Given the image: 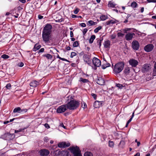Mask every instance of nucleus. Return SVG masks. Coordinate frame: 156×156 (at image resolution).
I'll return each instance as SVG.
<instances>
[{
    "label": "nucleus",
    "mask_w": 156,
    "mask_h": 156,
    "mask_svg": "<svg viewBox=\"0 0 156 156\" xmlns=\"http://www.w3.org/2000/svg\"><path fill=\"white\" fill-rule=\"evenodd\" d=\"M129 64L132 67H135L138 64L137 61L134 59H130L129 61Z\"/></svg>",
    "instance_id": "4468645a"
},
{
    "label": "nucleus",
    "mask_w": 156,
    "mask_h": 156,
    "mask_svg": "<svg viewBox=\"0 0 156 156\" xmlns=\"http://www.w3.org/2000/svg\"><path fill=\"white\" fill-rule=\"evenodd\" d=\"M50 34L42 33V38L43 41L46 43L48 44L50 43Z\"/></svg>",
    "instance_id": "1a4fd4ad"
},
{
    "label": "nucleus",
    "mask_w": 156,
    "mask_h": 156,
    "mask_svg": "<svg viewBox=\"0 0 156 156\" xmlns=\"http://www.w3.org/2000/svg\"><path fill=\"white\" fill-rule=\"evenodd\" d=\"M131 6L133 8H135L137 7V3L135 2H133L131 4Z\"/></svg>",
    "instance_id": "c756f323"
},
{
    "label": "nucleus",
    "mask_w": 156,
    "mask_h": 156,
    "mask_svg": "<svg viewBox=\"0 0 156 156\" xmlns=\"http://www.w3.org/2000/svg\"><path fill=\"white\" fill-rule=\"evenodd\" d=\"M118 37H122L123 35H124V34H122L120 32H119L117 34Z\"/></svg>",
    "instance_id": "de8ad7c7"
},
{
    "label": "nucleus",
    "mask_w": 156,
    "mask_h": 156,
    "mask_svg": "<svg viewBox=\"0 0 156 156\" xmlns=\"http://www.w3.org/2000/svg\"><path fill=\"white\" fill-rule=\"evenodd\" d=\"M27 109L25 108V109H21V108L20 113L23 114V113H25L26 112H27Z\"/></svg>",
    "instance_id": "ea45409f"
},
{
    "label": "nucleus",
    "mask_w": 156,
    "mask_h": 156,
    "mask_svg": "<svg viewBox=\"0 0 156 156\" xmlns=\"http://www.w3.org/2000/svg\"><path fill=\"white\" fill-rule=\"evenodd\" d=\"M116 86L117 87H119L120 89H122L123 87L122 85L119 83L116 84Z\"/></svg>",
    "instance_id": "49530a36"
},
{
    "label": "nucleus",
    "mask_w": 156,
    "mask_h": 156,
    "mask_svg": "<svg viewBox=\"0 0 156 156\" xmlns=\"http://www.w3.org/2000/svg\"><path fill=\"white\" fill-rule=\"evenodd\" d=\"M92 61L93 64L95 66L94 69H96L97 67H99L101 65V61L96 57H94L92 59Z\"/></svg>",
    "instance_id": "423d86ee"
},
{
    "label": "nucleus",
    "mask_w": 156,
    "mask_h": 156,
    "mask_svg": "<svg viewBox=\"0 0 156 156\" xmlns=\"http://www.w3.org/2000/svg\"><path fill=\"white\" fill-rule=\"evenodd\" d=\"M116 5V4H115L114 2H112L111 1L109 2L108 4V7H111L112 8L114 7Z\"/></svg>",
    "instance_id": "393cba45"
},
{
    "label": "nucleus",
    "mask_w": 156,
    "mask_h": 156,
    "mask_svg": "<svg viewBox=\"0 0 156 156\" xmlns=\"http://www.w3.org/2000/svg\"><path fill=\"white\" fill-rule=\"evenodd\" d=\"M79 81H80L82 82L83 83H87L88 81V80L85 79H83L82 77L80 78Z\"/></svg>",
    "instance_id": "72a5a7b5"
},
{
    "label": "nucleus",
    "mask_w": 156,
    "mask_h": 156,
    "mask_svg": "<svg viewBox=\"0 0 156 156\" xmlns=\"http://www.w3.org/2000/svg\"><path fill=\"white\" fill-rule=\"evenodd\" d=\"M132 48L135 50H138L140 48V44L136 41H133L132 43Z\"/></svg>",
    "instance_id": "9b49d317"
},
{
    "label": "nucleus",
    "mask_w": 156,
    "mask_h": 156,
    "mask_svg": "<svg viewBox=\"0 0 156 156\" xmlns=\"http://www.w3.org/2000/svg\"><path fill=\"white\" fill-rule=\"evenodd\" d=\"M124 72L125 74L127 75L130 72V68L129 67H126L125 68Z\"/></svg>",
    "instance_id": "b1692460"
},
{
    "label": "nucleus",
    "mask_w": 156,
    "mask_h": 156,
    "mask_svg": "<svg viewBox=\"0 0 156 156\" xmlns=\"http://www.w3.org/2000/svg\"><path fill=\"white\" fill-rule=\"evenodd\" d=\"M49 140L48 139V138L47 137H45L44 138V142H47Z\"/></svg>",
    "instance_id": "13d9d810"
},
{
    "label": "nucleus",
    "mask_w": 156,
    "mask_h": 156,
    "mask_svg": "<svg viewBox=\"0 0 156 156\" xmlns=\"http://www.w3.org/2000/svg\"><path fill=\"white\" fill-rule=\"evenodd\" d=\"M110 64L109 63L107 62L106 64L103 65L101 66V68L103 69H105L107 67L110 66Z\"/></svg>",
    "instance_id": "a878e982"
},
{
    "label": "nucleus",
    "mask_w": 156,
    "mask_h": 156,
    "mask_svg": "<svg viewBox=\"0 0 156 156\" xmlns=\"http://www.w3.org/2000/svg\"><path fill=\"white\" fill-rule=\"evenodd\" d=\"M147 1L149 3H156V0H147Z\"/></svg>",
    "instance_id": "3c124183"
},
{
    "label": "nucleus",
    "mask_w": 156,
    "mask_h": 156,
    "mask_svg": "<svg viewBox=\"0 0 156 156\" xmlns=\"http://www.w3.org/2000/svg\"><path fill=\"white\" fill-rule=\"evenodd\" d=\"M11 135L9 133H5L4 134V136H6V137L7 136L9 137V136H10Z\"/></svg>",
    "instance_id": "052dcab7"
},
{
    "label": "nucleus",
    "mask_w": 156,
    "mask_h": 156,
    "mask_svg": "<svg viewBox=\"0 0 156 156\" xmlns=\"http://www.w3.org/2000/svg\"><path fill=\"white\" fill-rule=\"evenodd\" d=\"M52 26L50 24H47L43 29V33L50 34Z\"/></svg>",
    "instance_id": "0eeeda50"
},
{
    "label": "nucleus",
    "mask_w": 156,
    "mask_h": 156,
    "mask_svg": "<svg viewBox=\"0 0 156 156\" xmlns=\"http://www.w3.org/2000/svg\"><path fill=\"white\" fill-rule=\"evenodd\" d=\"M5 87L7 89H10L11 87V84L9 83H8Z\"/></svg>",
    "instance_id": "c03bdc74"
},
{
    "label": "nucleus",
    "mask_w": 156,
    "mask_h": 156,
    "mask_svg": "<svg viewBox=\"0 0 156 156\" xmlns=\"http://www.w3.org/2000/svg\"><path fill=\"white\" fill-rule=\"evenodd\" d=\"M76 55V52H72L71 53L70 57L71 58H72L74 56Z\"/></svg>",
    "instance_id": "79ce46f5"
},
{
    "label": "nucleus",
    "mask_w": 156,
    "mask_h": 156,
    "mask_svg": "<svg viewBox=\"0 0 156 156\" xmlns=\"http://www.w3.org/2000/svg\"><path fill=\"white\" fill-rule=\"evenodd\" d=\"M70 36L71 37L73 36V34L72 31H70Z\"/></svg>",
    "instance_id": "680f3d73"
},
{
    "label": "nucleus",
    "mask_w": 156,
    "mask_h": 156,
    "mask_svg": "<svg viewBox=\"0 0 156 156\" xmlns=\"http://www.w3.org/2000/svg\"><path fill=\"white\" fill-rule=\"evenodd\" d=\"M43 56L46 57L48 59H51L52 57V56L49 54H46Z\"/></svg>",
    "instance_id": "7c9ffc66"
},
{
    "label": "nucleus",
    "mask_w": 156,
    "mask_h": 156,
    "mask_svg": "<svg viewBox=\"0 0 156 156\" xmlns=\"http://www.w3.org/2000/svg\"><path fill=\"white\" fill-rule=\"evenodd\" d=\"M91 96L93 97V98H94V99L95 100L96 99H97V96L96 95L92 93L91 94Z\"/></svg>",
    "instance_id": "603ef678"
},
{
    "label": "nucleus",
    "mask_w": 156,
    "mask_h": 156,
    "mask_svg": "<svg viewBox=\"0 0 156 156\" xmlns=\"http://www.w3.org/2000/svg\"><path fill=\"white\" fill-rule=\"evenodd\" d=\"M88 30L87 28H85L83 30V35L85 34L87 32Z\"/></svg>",
    "instance_id": "8fccbe9b"
},
{
    "label": "nucleus",
    "mask_w": 156,
    "mask_h": 156,
    "mask_svg": "<svg viewBox=\"0 0 156 156\" xmlns=\"http://www.w3.org/2000/svg\"><path fill=\"white\" fill-rule=\"evenodd\" d=\"M80 25L82 27H85L86 26V24L84 23H80Z\"/></svg>",
    "instance_id": "5fc2aeb1"
},
{
    "label": "nucleus",
    "mask_w": 156,
    "mask_h": 156,
    "mask_svg": "<svg viewBox=\"0 0 156 156\" xmlns=\"http://www.w3.org/2000/svg\"><path fill=\"white\" fill-rule=\"evenodd\" d=\"M135 35V34L134 33H129L126 35L125 38L127 41L131 40Z\"/></svg>",
    "instance_id": "dca6fc26"
},
{
    "label": "nucleus",
    "mask_w": 156,
    "mask_h": 156,
    "mask_svg": "<svg viewBox=\"0 0 156 156\" xmlns=\"http://www.w3.org/2000/svg\"><path fill=\"white\" fill-rule=\"evenodd\" d=\"M23 63L22 62H20V63H19V64H18L19 66L20 67H23Z\"/></svg>",
    "instance_id": "bf43d9fd"
},
{
    "label": "nucleus",
    "mask_w": 156,
    "mask_h": 156,
    "mask_svg": "<svg viewBox=\"0 0 156 156\" xmlns=\"http://www.w3.org/2000/svg\"><path fill=\"white\" fill-rule=\"evenodd\" d=\"M97 83L101 85H104L105 83L104 80L101 78H99L97 81Z\"/></svg>",
    "instance_id": "6ab92c4d"
},
{
    "label": "nucleus",
    "mask_w": 156,
    "mask_h": 156,
    "mask_svg": "<svg viewBox=\"0 0 156 156\" xmlns=\"http://www.w3.org/2000/svg\"><path fill=\"white\" fill-rule=\"evenodd\" d=\"M84 156H93V155L90 152H87L84 153Z\"/></svg>",
    "instance_id": "f704fd0d"
},
{
    "label": "nucleus",
    "mask_w": 156,
    "mask_h": 156,
    "mask_svg": "<svg viewBox=\"0 0 156 156\" xmlns=\"http://www.w3.org/2000/svg\"><path fill=\"white\" fill-rule=\"evenodd\" d=\"M102 103L103 101H96L94 102V106L95 108H99L100 107L102 106Z\"/></svg>",
    "instance_id": "f3484780"
},
{
    "label": "nucleus",
    "mask_w": 156,
    "mask_h": 156,
    "mask_svg": "<svg viewBox=\"0 0 156 156\" xmlns=\"http://www.w3.org/2000/svg\"><path fill=\"white\" fill-rule=\"evenodd\" d=\"M154 46L152 44H149L145 46L144 48L145 51L147 52L151 51L153 48Z\"/></svg>",
    "instance_id": "2eb2a0df"
},
{
    "label": "nucleus",
    "mask_w": 156,
    "mask_h": 156,
    "mask_svg": "<svg viewBox=\"0 0 156 156\" xmlns=\"http://www.w3.org/2000/svg\"><path fill=\"white\" fill-rule=\"evenodd\" d=\"M84 62L88 64L89 66H91V56L88 54H84L83 57Z\"/></svg>",
    "instance_id": "39448f33"
},
{
    "label": "nucleus",
    "mask_w": 156,
    "mask_h": 156,
    "mask_svg": "<svg viewBox=\"0 0 156 156\" xmlns=\"http://www.w3.org/2000/svg\"><path fill=\"white\" fill-rule=\"evenodd\" d=\"M69 149L71 152L73 153L74 156H82L80 153L79 148L78 147L76 146L70 147Z\"/></svg>",
    "instance_id": "7ed1b4c3"
},
{
    "label": "nucleus",
    "mask_w": 156,
    "mask_h": 156,
    "mask_svg": "<svg viewBox=\"0 0 156 156\" xmlns=\"http://www.w3.org/2000/svg\"><path fill=\"white\" fill-rule=\"evenodd\" d=\"M79 102L76 100H70L66 104L69 110H74L77 108L79 105Z\"/></svg>",
    "instance_id": "f257e3e1"
},
{
    "label": "nucleus",
    "mask_w": 156,
    "mask_h": 156,
    "mask_svg": "<svg viewBox=\"0 0 156 156\" xmlns=\"http://www.w3.org/2000/svg\"><path fill=\"white\" fill-rule=\"evenodd\" d=\"M103 40V38H101L97 40V43L98 45L99 46V47H100L101 45V41Z\"/></svg>",
    "instance_id": "473e14b6"
},
{
    "label": "nucleus",
    "mask_w": 156,
    "mask_h": 156,
    "mask_svg": "<svg viewBox=\"0 0 156 156\" xmlns=\"http://www.w3.org/2000/svg\"><path fill=\"white\" fill-rule=\"evenodd\" d=\"M79 45V43L78 41H76L74 42L73 44V47H77Z\"/></svg>",
    "instance_id": "58836bf2"
},
{
    "label": "nucleus",
    "mask_w": 156,
    "mask_h": 156,
    "mask_svg": "<svg viewBox=\"0 0 156 156\" xmlns=\"http://www.w3.org/2000/svg\"><path fill=\"white\" fill-rule=\"evenodd\" d=\"M114 145V143L113 141H111L110 140L109 141V146L110 147H113Z\"/></svg>",
    "instance_id": "e433bc0d"
},
{
    "label": "nucleus",
    "mask_w": 156,
    "mask_h": 156,
    "mask_svg": "<svg viewBox=\"0 0 156 156\" xmlns=\"http://www.w3.org/2000/svg\"><path fill=\"white\" fill-rule=\"evenodd\" d=\"M40 154L42 156H47L49 153V151L47 149H43L40 151Z\"/></svg>",
    "instance_id": "ddd939ff"
},
{
    "label": "nucleus",
    "mask_w": 156,
    "mask_h": 156,
    "mask_svg": "<svg viewBox=\"0 0 156 156\" xmlns=\"http://www.w3.org/2000/svg\"><path fill=\"white\" fill-rule=\"evenodd\" d=\"M116 35L115 34H113L110 36V37L112 39H113L115 38Z\"/></svg>",
    "instance_id": "a18cd8bd"
},
{
    "label": "nucleus",
    "mask_w": 156,
    "mask_h": 156,
    "mask_svg": "<svg viewBox=\"0 0 156 156\" xmlns=\"http://www.w3.org/2000/svg\"><path fill=\"white\" fill-rule=\"evenodd\" d=\"M68 108L66 104L62 105L59 107L57 109V112L58 113H62L65 112L67 109Z\"/></svg>",
    "instance_id": "6e6552de"
},
{
    "label": "nucleus",
    "mask_w": 156,
    "mask_h": 156,
    "mask_svg": "<svg viewBox=\"0 0 156 156\" xmlns=\"http://www.w3.org/2000/svg\"><path fill=\"white\" fill-rule=\"evenodd\" d=\"M38 18L39 19H41L43 18V16L41 15H38Z\"/></svg>",
    "instance_id": "0e129e2a"
},
{
    "label": "nucleus",
    "mask_w": 156,
    "mask_h": 156,
    "mask_svg": "<svg viewBox=\"0 0 156 156\" xmlns=\"http://www.w3.org/2000/svg\"><path fill=\"white\" fill-rule=\"evenodd\" d=\"M124 66V64L123 62H119L115 65L113 71L116 74L119 73L122 71Z\"/></svg>",
    "instance_id": "f03ea898"
},
{
    "label": "nucleus",
    "mask_w": 156,
    "mask_h": 156,
    "mask_svg": "<svg viewBox=\"0 0 156 156\" xmlns=\"http://www.w3.org/2000/svg\"><path fill=\"white\" fill-rule=\"evenodd\" d=\"M41 47V46L37 44H36L34 45V46L33 48V50L34 51H36L39 49Z\"/></svg>",
    "instance_id": "412c9836"
},
{
    "label": "nucleus",
    "mask_w": 156,
    "mask_h": 156,
    "mask_svg": "<svg viewBox=\"0 0 156 156\" xmlns=\"http://www.w3.org/2000/svg\"><path fill=\"white\" fill-rule=\"evenodd\" d=\"M62 21V19L58 20H56L55 21L58 22H61Z\"/></svg>",
    "instance_id": "69168bd1"
},
{
    "label": "nucleus",
    "mask_w": 156,
    "mask_h": 156,
    "mask_svg": "<svg viewBox=\"0 0 156 156\" xmlns=\"http://www.w3.org/2000/svg\"><path fill=\"white\" fill-rule=\"evenodd\" d=\"M60 59L63 61H68V60L67 59L63 58H60Z\"/></svg>",
    "instance_id": "e2e57ef3"
},
{
    "label": "nucleus",
    "mask_w": 156,
    "mask_h": 156,
    "mask_svg": "<svg viewBox=\"0 0 156 156\" xmlns=\"http://www.w3.org/2000/svg\"><path fill=\"white\" fill-rule=\"evenodd\" d=\"M151 69V65L150 64H145L144 65L142 68V71L145 73L149 71Z\"/></svg>",
    "instance_id": "9d476101"
},
{
    "label": "nucleus",
    "mask_w": 156,
    "mask_h": 156,
    "mask_svg": "<svg viewBox=\"0 0 156 156\" xmlns=\"http://www.w3.org/2000/svg\"><path fill=\"white\" fill-rule=\"evenodd\" d=\"M1 57L4 59H8L9 58V56L7 55L3 54L1 56Z\"/></svg>",
    "instance_id": "4c0bfd02"
},
{
    "label": "nucleus",
    "mask_w": 156,
    "mask_h": 156,
    "mask_svg": "<svg viewBox=\"0 0 156 156\" xmlns=\"http://www.w3.org/2000/svg\"><path fill=\"white\" fill-rule=\"evenodd\" d=\"M70 145V144L69 142H62L58 144V146L60 148H65L69 147Z\"/></svg>",
    "instance_id": "f8f14e48"
},
{
    "label": "nucleus",
    "mask_w": 156,
    "mask_h": 156,
    "mask_svg": "<svg viewBox=\"0 0 156 156\" xmlns=\"http://www.w3.org/2000/svg\"><path fill=\"white\" fill-rule=\"evenodd\" d=\"M134 156H140V154L139 153H137Z\"/></svg>",
    "instance_id": "774afa93"
},
{
    "label": "nucleus",
    "mask_w": 156,
    "mask_h": 156,
    "mask_svg": "<svg viewBox=\"0 0 156 156\" xmlns=\"http://www.w3.org/2000/svg\"><path fill=\"white\" fill-rule=\"evenodd\" d=\"M102 28L101 26H99L94 30V32L95 33H98V31L100 30Z\"/></svg>",
    "instance_id": "c9c22d12"
},
{
    "label": "nucleus",
    "mask_w": 156,
    "mask_h": 156,
    "mask_svg": "<svg viewBox=\"0 0 156 156\" xmlns=\"http://www.w3.org/2000/svg\"><path fill=\"white\" fill-rule=\"evenodd\" d=\"M131 30L130 28H126L123 30V31L125 33H127V31Z\"/></svg>",
    "instance_id": "09e8293b"
},
{
    "label": "nucleus",
    "mask_w": 156,
    "mask_h": 156,
    "mask_svg": "<svg viewBox=\"0 0 156 156\" xmlns=\"http://www.w3.org/2000/svg\"><path fill=\"white\" fill-rule=\"evenodd\" d=\"M96 23L92 20H90L87 22V24L90 26L94 25L96 24Z\"/></svg>",
    "instance_id": "2f4dec72"
},
{
    "label": "nucleus",
    "mask_w": 156,
    "mask_h": 156,
    "mask_svg": "<svg viewBox=\"0 0 156 156\" xmlns=\"http://www.w3.org/2000/svg\"><path fill=\"white\" fill-rule=\"evenodd\" d=\"M21 108L20 107H17L15 108L13 110V112L14 113H20Z\"/></svg>",
    "instance_id": "4be33fe9"
},
{
    "label": "nucleus",
    "mask_w": 156,
    "mask_h": 156,
    "mask_svg": "<svg viewBox=\"0 0 156 156\" xmlns=\"http://www.w3.org/2000/svg\"><path fill=\"white\" fill-rule=\"evenodd\" d=\"M153 75L154 76H156V62L155 63L154 65V68L153 72Z\"/></svg>",
    "instance_id": "bb28decb"
},
{
    "label": "nucleus",
    "mask_w": 156,
    "mask_h": 156,
    "mask_svg": "<svg viewBox=\"0 0 156 156\" xmlns=\"http://www.w3.org/2000/svg\"><path fill=\"white\" fill-rule=\"evenodd\" d=\"M23 129H19L17 130H15V133H17L19 132H21Z\"/></svg>",
    "instance_id": "864d4df0"
},
{
    "label": "nucleus",
    "mask_w": 156,
    "mask_h": 156,
    "mask_svg": "<svg viewBox=\"0 0 156 156\" xmlns=\"http://www.w3.org/2000/svg\"><path fill=\"white\" fill-rule=\"evenodd\" d=\"M118 22V21L117 20L115 19H113L109 21H107L106 22V24L107 25H108L110 24H112Z\"/></svg>",
    "instance_id": "a211bd4d"
},
{
    "label": "nucleus",
    "mask_w": 156,
    "mask_h": 156,
    "mask_svg": "<svg viewBox=\"0 0 156 156\" xmlns=\"http://www.w3.org/2000/svg\"><path fill=\"white\" fill-rule=\"evenodd\" d=\"M38 83L36 81H33L31 82L30 83V86L31 87H36L38 84Z\"/></svg>",
    "instance_id": "aec40b11"
},
{
    "label": "nucleus",
    "mask_w": 156,
    "mask_h": 156,
    "mask_svg": "<svg viewBox=\"0 0 156 156\" xmlns=\"http://www.w3.org/2000/svg\"><path fill=\"white\" fill-rule=\"evenodd\" d=\"M44 126L47 129H48L50 128V126L48 123H45L44 124Z\"/></svg>",
    "instance_id": "6e6d98bb"
},
{
    "label": "nucleus",
    "mask_w": 156,
    "mask_h": 156,
    "mask_svg": "<svg viewBox=\"0 0 156 156\" xmlns=\"http://www.w3.org/2000/svg\"><path fill=\"white\" fill-rule=\"evenodd\" d=\"M110 45V41H106L104 43V47L105 48H107L109 47Z\"/></svg>",
    "instance_id": "5701e85b"
},
{
    "label": "nucleus",
    "mask_w": 156,
    "mask_h": 156,
    "mask_svg": "<svg viewBox=\"0 0 156 156\" xmlns=\"http://www.w3.org/2000/svg\"><path fill=\"white\" fill-rule=\"evenodd\" d=\"M134 112H133L132 113V115L131 118L128 121L127 123L129 124L131 122L132 119H133V118L134 116Z\"/></svg>",
    "instance_id": "a19ab883"
},
{
    "label": "nucleus",
    "mask_w": 156,
    "mask_h": 156,
    "mask_svg": "<svg viewBox=\"0 0 156 156\" xmlns=\"http://www.w3.org/2000/svg\"><path fill=\"white\" fill-rule=\"evenodd\" d=\"M72 18H77V16L75 15H72L71 16Z\"/></svg>",
    "instance_id": "338daca9"
},
{
    "label": "nucleus",
    "mask_w": 156,
    "mask_h": 156,
    "mask_svg": "<svg viewBox=\"0 0 156 156\" xmlns=\"http://www.w3.org/2000/svg\"><path fill=\"white\" fill-rule=\"evenodd\" d=\"M44 51V48H41L38 51V53H41L43 52Z\"/></svg>",
    "instance_id": "4d7b16f0"
},
{
    "label": "nucleus",
    "mask_w": 156,
    "mask_h": 156,
    "mask_svg": "<svg viewBox=\"0 0 156 156\" xmlns=\"http://www.w3.org/2000/svg\"><path fill=\"white\" fill-rule=\"evenodd\" d=\"M54 156H71L67 151H62L56 152Z\"/></svg>",
    "instance_id": "20e7f679"
},
{
    "label": "nucleus",
    "mask_w": 156,
    "mask_h": 156,
    "mask_svg": "<svg viewBox=\"0 0 156 156\" xmlns=\"http://www.w3.org/2000/svg\"><path fill=\"white\" fill-rule=\"evenodd\" d=\"M100 18L101 20L104 21L108 19V16L106 15H102L101 16Z\"/></svg>",
    "instance_id": "c85d7f7f"
},
{
    "label": "nucleus",
    "mask_w": 156,
    "mask_h": 156,
    "mask_svg": "<svg viewBox=\"0 0 156 156\" xmlns=\"http://www.w3.org/2000/svg\"><path fill=\"white\" fill-rule=\"evenodd\" d=\"M79 9L78 8H76L74 11V12L75 14H77L79 11Z\"/></svg>",
    "instance_id": "37998d69"
},
{
    "label": "nucleus",
    "mask_w": 156,
    "mask_h": 156,
    "mask_svg": "<svg viewBox=\"0 0 156 156\" xmlns=\"http://www.w3.org/2000/svg\"><path fill=\"white\" fill-rule=\"evenodd\" d=\"M95 35H92L91 36L90 38L89 39L90 43V44L92 43L93 42V41L94 40V39H95Z\"/></svg>",
    "instance_id": "cd10ccee"
}]
</instances>
